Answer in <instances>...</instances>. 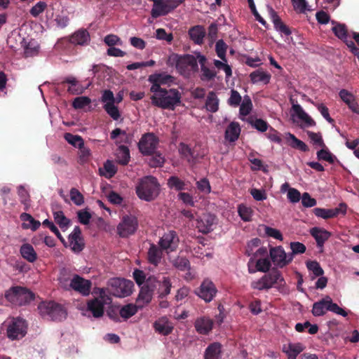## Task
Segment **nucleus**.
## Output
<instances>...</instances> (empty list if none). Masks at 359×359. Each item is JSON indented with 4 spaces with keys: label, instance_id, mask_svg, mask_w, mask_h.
<instances>
[{
    "label": "nucleus",
    "instance_id": "nucleus-1",
    "mask_svg": "<svg viewBox=\"0 0 359 359\" xmlns=\"http://www.w3.org/2000/svg\"><path fill=\"white\" fill-rule=\"evenodd\" d=\"M152 105L163 109L173 110L181 103V93L175 88H150Z\"/></svg>",
    "mask_w": 359,
    "mask_h": 359
},
{
    "label": "nucleus",
    "instance_id": "nucleus-2",
    "mask_svg": "<svg viewBox=\"0 0 359 359\" xmlns=\"http://www.w3.org/2000/svg\"><path fill=\"white\" fill-rule=\"evenodd\" d=\"M40 315L52 321L61 322L67 317L65 304L55 301H43L38 306Z\"/></svg>",
    "mask_w": 359,
    "mask_h": 359
},
{
    "label": "nucleus",
    "instance_id": "nucleus-3",
    "mask_svg": "<svg viewBox=\"0 0 359 359\" xmlns=\"http://www.w3.org/2000/svg\"><path fill=\"white\" fill-rule=\"evenodd\" d=\"M137 196L145 201H154L159 194L160 184L157 179L151 175L142 178L136 186Z\"/></svg>",
    "mask_w": 359,
    "mask_h": 359
},
{
    "label": "nucleus",
    "instance_id": "nucleus-4",
    "mask_svg": "<svg viewBox=\"0 0 359 359\" xmlns=\"http://www.w3.org/2000/svg\"><path fill=\"white\" fill-rule=\"evenodd\" d=\"M285 285L281 272L276 268H273L268 273L257 281L252 283V287L255 290H262L274 287L280 290Z\"/></svg>",
    "mask_w": 359,
    "mask_h": 359
},
{
    "label": "nucleus",
    "instance_id": "nucleus-5",
    "mask_svg": "<svg viewBox=\"0 0 359 359\" xmlns=\"http://www.w3.org/2000/svg\"><path fill=\"white\" fill-rule=\"evenodd\" d=\"M327 311L343 317H346L348 313V311L334 303L329 296H326L321 300L315 302L313 304L311 312L314 316H321L325 315Z\"/></svg>",
    "mask_w": 359,
    "mask_h": 359
},
{
    "label": "nucleus",
    "instance_id": "nucleus-6",
    "mask_svg": "<svg viewBox=\"0 0 359 359\" xmlns=\"http://www.w3.org/2000/svg\"><path fill=\"white\" fill-rule=\"evenodd\" d=\"M133 278L138 285H142L146 283L148 287L154 282H157L161 289L164 290V292H170L172 287V283L171 279L168 276H162L161 278L156 280V278L154 276H150L146 280V276L143 271L140 269H135L133 273Z\"/></svg>",
    "mask_w": 359,
    "mask_h": 359
},
{
    "label": "nucleus",
    "instance_id": "nucleus-7",
    "mask_svg": "<svg viewBox=\"0 0 359 359\" xmlns=\"http://www.w3.org/2000/svg\"><path fill=\"white\" fill-rule=\"evenodd\" d=\"M111 303V297L106 293H100L99 297L87 302V311H90L95 318L104 315V306Z\"/></svg>",
    "mask_w": 359,
    "mask_h": 359
},
{
    "label": "nucleus",
    "instance_id": "nucleus-8",
    "mask_svg": "<svg viewBox=\"0 0 359 359\" xmlns=\"http://www.w3.org/2000/svg\"><path fill=\"white\" fill-rule=\"evenodd\" d=\"M27 332V323L21 318H13L7 327V337L11 340L24 337Z\"/></svg>",
    "mask_w": 359,
    "mask_h": 359
},
{
    "label": "nucleus",
    "instance_id": "nucleus-9",
    "mask_svg": "<svg viewBox=\"0 0 359 359\" xmlns=\"http://www.w3.org/2000/svg\"><path fill=\"white\" fill-rule=\"evenodd\" d=\"M138 228V220L133 215H124L117 226V233L121 238L134 234Z\"/></svg>",
    "mask_w": 359,
    "mask_h": 359
},
{
    "label": "nucleus",
    "instance_id": "nucleus-10",
    "mask_svg": "<svg viewBox=\"0 0 359 359\" xmlns=\"http://www.w3.org/2000/svg\"><path fill=\"white\" fill-rule=\"evenodd\" d=\"M100 101L104 104L103 109L111 118L117 121L121 117L118 108L115 105L116 98L111 90L102 91Z\"/></svg>",
    "mask_w": 359,
    "mask_h": 359
},
{
    "label": "nucleus",
    "instance_id": "nucleus-11",
    "mask_svg": "<svg viewBox=\"0 0 359 359\" xmlns=\"http://www.w3.org/2000/svg\"><path fill=\"white\" fill-rule=\"evenodd\" d=\"M159 143V139L153 133L143 135L138 143L140 151L144 156H149L155 153Z\"/></svg>",
    "mask_w": 359,
    "mask_h": 359
},
{
    "label": "nucleus",
    "instance_id": "nucleus-12",
    "mask_svg": "<svg viewBox=\"0 0 359 359\" xmlns=\"http://www.w3.org/2000/svg\"><path fill=\"white\" fill-rule=\"evenodd\" d=\"M269 255L273 264L278 268L286 266L293 259L292 255H287L281 245L270 248Z\"/></svg>",
    "mask_w": 359,
    "mask_h": 359
},
{
    "label": "nucleus",
    "instance_id": "nucleus-13",
    "mask_svg": "<svg viewBox=\"0 0 359 359\" xmlns=\"http://www.w3.org/2000/svg\"><path fill=\"white\" fill-rule=\"evenodd\" d=\"M176 68L181 74H188L190 71L198 69L196 58L192 55H184L177 58Z\"/></svg>",
    "mask_w": 359,
    "mask_h": 359
},
{
    "label": "nucleus",
    "instance_id": "nucleus-14",
    "mask_svg": "<svg viewBox=\"0 0 359 359\" xmlns=\"http://www.w3.org/2000/svg\"><path fill=\"white\" fill-rule=\"evenodd\" d=\"M161 248L167 252L176 250L179 244V237L175 231L165 233L158 243Z\"/></svg>",
    "mask_w": 359,
    "mask_h": 359
},
{
    "label": "nucleus",
    "instance_id": "nucleus-15",
    "mask_svg": "<svg viewBox=\"0 0 359 359\" xmlns=\"http://www.w3.org/2000/svg\"><path fill=\"white\" fill-rule=\"evenodd\" d=\"M346 208L347 205L344 203H341L337 208L334 209L316 208L313 209V212L316 217L327 219L337 217L339 214L345 215Z\"/></svg>",
    "mask_w": 359,
    "mask_h": 359
},
{
    "label": "nucleus",
    "instance_id": "nucleus-16",
    "mask_svg": "<svg viewBox=\"0 0 359 359\" xmlns=\"http://www.w3.org/2000/svg\"><path fill=\"white\" fill-rule=\"evenodd\" d=\"M6 299L15 306H24L35 300V293H5Z\"/></svg>",
    "mask_w": 359,
    "mask_h": 359
},
{
    "label": "nucleus",
    "instance_id": "nucleus-17",
    "mask_svg": "<svg viewBox=\"0 0 359 359\" xmlns=\"http://www.w3.org/2000/svg\"><path fill=\"white\" fill-rule=\"evenodd\" d=\"M216 217L210 213H203L196 219V227L198 231L207 234L213 230V225L215 223Z\"/></svg>",
    "mask_w": 359,
    "mask_h": 359
},
{
    "label": "nucleus",
    "instance_id": "nucleus-18",
    "mask_svg": "<svg viewBox=\"0 0 359 359\" xmlns=\"http://www.w3.org/2000/svg\"><path fill=\"white\" fill-rule=\"evenodd\" d=\"M68 240L73 252L78 253L83 250L85 243L79 226L74 227L72 233L69 236Z\"/></svg>",
    "mask_w": 359,
    "mask_h": 359
},
{
    "label": "nucleus",
    "instance_id": "nucleus-19",
    "mask_svg": "<svg viewBox=\"0 0 359 359\" xmlns=\"http://www.w3.org/2000/svg\"><path fill=\"white\" fill-rule=\"evenodd\" d=\"M108 286L111 287V292H133L134 283L129 280L114 278L108 281Z\"/></svg>",
    "mask_w": 359,
    "mask_h": 359
},
{
    "label": "nucleus",
    "instance_id": "nucleus-20",
    "mask_svg": "<svg viewBox=\"0 0 359 359\" xmlns=\"http://www.w3.org/2000/svg\"><path fill=\"white\" fill-rule=\"evenodd\" d=\"M69 286L75 292H90L92 282L78 274H74L70 280Z\"/></svg>",
    "mask_w": 359,
    "mask_h": 359
},
{
    "label": "nucleus",
    "instance_id": "nucleus-21",
    "mask_svg": "<svg viewBox=\"0 0 359 359\" xmlns=\"http://www.w3.org/2000/svg\"><path fill=\"white\" fill-rule=\"evenodd\" d=\"M267 8L269 11V13L270 15V18L273 23L274 28L279 32L284 34L285 36H289L291 34L292 32L290 29L285 25L277 13L273 10V8L267 6Z\"/></svg>",
    "mask_w": 359,
    "mask_h": 359
},
{
    "label": "nucleus",
    "instance_id": "nucleus-22",
    "mask_svg": "<svg viewBox=\"0 0 359 359\" xmlns=\"http://www.w3.org/2000/svg\"><path fill=\"white\" fill-rule=\"evenodd\" d=\"M178 151L182 158H185L189 163L195 164L199 158L194 149H191L188 144L181 142L179 144Z\"/></svg>",
    "mask_w": 359,
    "mask_h": 359
},
{
    "label": "nucleus",
    "instance_id": "nucleus-23",
    "mask_svg": "<svg viewBox=\"0 0 359 359\" xmlns=\"http://www.w3.org/2000/svg\"><path fill=\"white\" fill-rule=\"evenodd\" d=\"M188 34L190 39L193 41L194 43L201 45L203 43L206 32L203 26L195 25L189 29Z\"/></svg>",
    "mask_w": 359,
    "mask_h": 359
},
{
    "label": "nucleus",
    "instance_id": "nucleus-24",
    "mask_svg": "<svg viewBox=\"0 0 359 359\" xmlns=\"http://www.w3.org/2000/svg\"><path fill=\"white\" fill-rule=\"evenodd\" d=\"M153 1V7L151 11V15L153 18H157L160 16L165 15L170 12L165 0H149Z\"/></svg>",
    "mask_w": 359,
    "mask_h": 359
},
{
    "label": "nucleus",
    "instance_id": "nucleus-25",
    "mask_svg": "<svg viewBox=\"0 0 359 359\" xmlns=\"http://www.w3.org/2000/svg\"><path fill=\"white\" fill-rule=\"evenodd\" d=\"M304 349L305 346L302 343H289L283 346V352L287 355V359H296Z\"/></svg>",
    "mask_w": 359,
    "mask_h": 359
},
{
    "label": "nucleus",
    "instance_id": "nucleus-26",
    "mask_svg": "<svg viewBox=\"0 0 359 359\" xmlns=\"http://www.w3.org/2000/svg\"><path fill=\"white\" fill-rule=\"evenodd\" d=\"M212 326L213 321L207 317L199 318L194 323L196 330L201 334H208L212 330Z\"/></svg>",
    "mask_w": 359,
    "mask_h": 359
},
{
    "label": "nucleus",
    "instance_id": "nucleus-27",
    "mask_svg": "<svg viewBox=\"0 0 359 359\" xmlns=\"http://www.w3.org/2000/svg\"><path fill=\"white\" fill-rule=\"evenodd\" d=\"M172 77L170 75L165 74H154L149 76L148 81L151 83L150 88H163L161 85L166 84L172 81Z\"/></svg>",
    "mask_w": 359,
    "mask_h": 359
},
{
    "label": "nucleus",
    "instance_id": "nucleus-28",
    "mask_svg": "<svg viewBox=\"0 0 359 359\" xmlns=\"http://www.w3.org/2000/svg\"><path fill=\"white\" fill-rule=\"evenodd\" d=\"M69 41L74 45H88L90 41L89 33L86 29H79L70 36Z\"/></svg>",
    "mask_w": 359,
    "mask_h": 359
},
{
    "label": "nucleus",
    "instance_id": "nucleus-29",
    "mask_svg": "<svg viewBox=\"0 0 359 359\" xmlns=\"http://www.w3.org/2000/svg\"><path fill=\"white\" fill-rule=\"evenodd\" d=\"M310 233L315 238L318 247H323L325 242L327 241L331 236V233L328 231L319 227L312 228L310 230Z\"/></svg>",
    "mask_w": 359,
    "mask_h": 359
},
{
    "label": "nucleus",
    "instance_id": "nucleus-30",
    "mask_svg": "<svg viewBox=\"0 0 359 359\" xmlns=\"http://www.w3.org/2000/svg\"><path fill=\"white\" fill-rule=\"evenodd\" d=\"M162 249L158 248L157 245L152 243L147 252V259L149 263L156 266L161 262L162 259Z\"/></svg>",
    "mask_w": 359,
    "mask_h": 359
},
{
    "label": "nucleus",
    "instance_id": "nucleus-31",
    "mask_svg": "<svg viewBox=\"0 0 359 359\" xmlns=\"http://www.w3.org/2000/svg\"><path fill=\"white\" fill-rule=\"evenodd\" d=\"M241 128L238 123L231 122L226 129L225 138L230 142H234L238 139Z\"/></svg>",
    "mask_w": 359,
    "mask_h": 359
},
{
    "label": "nucleus",
    "instance_id": "nucleus-32",
    "mask_svg": "<svg viewBox=\"0 0 359 359\" xmlns=\"http://www.w3.org/2000/svg\"><path fill=\"white\" fill-rule=\"evenodd\" d=\"M155 330L163 335H168L173 330V327L170 325L165 318H162L154 323Z\"/></svg>",
    "mask_w": 359,
    "mask_h": 359
},
{
    "label": "nucleus",
    "instance_id": "nucleus-33",
    "mask_svg": "<svg viewBox=\"0 0 359 359\" xmlns=\"http://www.w3.org/2000/svg\"><path fill=\"white\" fill-rule=\"evenodd\" d=\"M292 109L298 116L299 119L303 121L306 126H316V121L307 114L306 113L302 107L298 104H293Z\"/></svg>",
    "mask_w": 359,
    "mask_h": 359
},
{
    "label": "nucleus",
    "instance_id": "nucleus-34",
    "mask_svg": "<svg viewBox=\"0 0 359 359\" xmlns=\"http://www.w3.org/2000/svg\"><path fill=\"white\" fill-rule=\"evenodd\" d=\"M287 141L289 145L293 149L304 152H306L309 150V147L303 141L299 140L294 135L290 133L287 134Z\"/></svg>",
    "mask_w": 359,
    "mask_h": 359
},
{
    "label": "nucleus",
    "instance_id": "nucleus-35",
    "mask_svg": "<svg viewBox=\"0 0 359 359\" xmlns=\"http://www.w3.org/2000/svg\"><path fill=\"white\" fill-rule=\"evenodd\" d=\"M22 257L29 262H34L37 258V255L33 246L29 243L23 244L20 250Z\"/></svg>",
    "mask_w": 359,
    "mask_h": 359
},
{
    "label": "nucleus",
    "instance_id": "nucleus-36",
    "mask_svg": "<svg viewBox=\"0 0 359 359\" xmlns=\"http://www.w3.org/2000/svg\"><path fill=\"white\" fill-rule=\"evenodd\" d=\"M207 111L215 113L219 109V99L214 91H210L205 101Z\"/></svg>",
    "mask_w": 359,
    "mask_h": 359
},
{
    "label": "nucleus",
    "instance_id": "nucleus-37",
    "mask_svg": "<svg viewBox=\"0 0 359 359\" xmlns=\"http://www.w3.org/2000/svg\"><path fill=\"white\" fill-rule=\"evenodd\" d=\"M250 78L253 83L263 82L264 84H267L270 81L271 75L261 69H257L250 74Z\"/></svg>",
    "mask_w": 359,
    "mask_h": 359
},
{
    "label": "nucleus",
    "instance_id": "nucleus-38",
    "mask_svg": "<svg viewBox=\"0 0 359 359\" xmlns=\"http://www.w3.org/2000/svg\"><path fill=\"white\" fill-rule=\"evenodd\" d=\"M332 24H335L332 28L334 35L346 43V42L349 41L348 40V30L346 26L344 24L336 23L334 21H332Z\"/></svg>",
    "mask_w": 359,
    "mask_h": 359
},
{
    "label": "nucleus",
    "instance_id": "nucleus-39",
    "mask_svg": "<svg viewBox=\"0 0 359 359\" xmlns=\"http://www.w3.org/2000/svg\"><path fill=\"white\" fill-rule=\"evenodd\" d=\"M221 354V344L213 343L208 346L205 353V359H219Z\"/></svg>",
    "mask_w": 359,
    "mask_h": 359
},
{
    "label": "nucleus",
    "instance_id": "nucleus-40",
    "mask_svg": "<svg viewBox=\"0 0 359 359\" xmlns=\"http://www.w3.org/2000/svg\"><path fill=\"white\" fill-rule=\"evenodd\" d=\"M130 158V151L128 147L125 145L119 146L117 154V162L122 165H126L129 163Z\"/></svg>",
    "mask_w": 359,
    "mask_h": 359
},
{
    "label": "nucleus",
    "instance_id": "nucleus-41",
    "mask_svg": "<svg viewBox=\"0 0 359 359\" xmlns=\"http://www.w3.org/2000/svg\"><path fill=\"white\" fill-rule=\"evenodd\" d=\"M138 310L134 304H128L123 306L118 311L119 316L128 320L137 313Z\"/></svg>",
    "mask_w": 359,
    "mask_h": 359
},
{
    "label": "nucleus",
    "instance_id": "nucleus-42",
    "mask_svg": "<svg viewBox=\"0 0 359 359\" xmlns=\"http://www.w3.org/2000/svg\"><path fill=\"white\" fill-rule=\"evenodd\" d=\"M253 210L252 208L245 204L238 205V213L241 219L244 222H250L253 215Z\"/></svg>",
    "mask_w": 359,
    "mask_h": 359
},
{
    "label": "nucleus",
    "instance_id": "nucleus-43",
    "mask_svg": "<svg viewBox=\"0 0 359 359\" xmlns=\"http://www.w3.org/2000/svg\"><path fill=\"white\" fill-rule=\"evenodd\" d=\"M103 169L104 170L105 172H103L102 169H100V174L108 179L114 177L117 172V168L115 166L113 161L110 160H107L104 163Z\"/></svg>",
    "mask_w": 359,
    "mask_h": 359
},
{
    "label": "nucleus",
    "instance_id": "nucleus-44",
    "mask_svg": "<svg viewBox=\"0 0 359 359\" xmlns=\"http://www.w3.org/2000/svg\"><path fill=\"white\" fill-rule=\"evenodd\" d=\"M172 265L180 271H188L190 269V262L184 257H177L172 262Z\"/></svg>",
    "mask_w": 359,
    "mask_h": 359
},
{
    "label": "nucleus",
    "instance_id": "nucleus-45",
    "mask_svg": "<svg viewBox=\"0 0 359 359\" xmlns=\"http://www.w3.org/2000/svg\"><path fill=\"white\" fill-rule=\"evenodd\" d=\"M54 220L61 229L67 228L70 224V220L67 218L63 212L56 211L53 212Z\"/></svg>",
    "mask_w": 359,
    "mask_h": 359
},
{
    "label": "nucleus",
    "instance_id": "nucleus-46",
    "mask_svg": "<svg viewBox=\"0 0 359 359\" xmlns=\"http://www.w3.org/2000/svg\"><path fill=\"white\" fill-rule=\"evenodd\" d=\"M65 140L74 147H81L83 145L84 141L83 138L78 135H73L69 133H66L64 135Z\"/></svg>",
    "mask_w": 359,
    "mask_h": 359
},
{
    "label": "nucleus",
    "instance_id": "nucleus-47",
    "mask_svg": "<svg viewBox=\"0 0 359 359\" xmlns=\"http://www.w3.org/2000/svg\"><path fill=\"white\" fill-rule=\"evenodd\" d=\"M151 293H139L135 306L137 307V310L142 309L151 302Z\"/></svg>",
    "mask_w": 359,
    "mask_h": 359
},
{
    "label": "nucleus",
    "instance_id": "nucleus-48",
    "mask_svg": "<svg viewBox=\"0 0 359 359\" xmlns=\"http://www.w3.org/2000/svg\"><path fill=\"white\" fill-rule=\"evenodd\" d=\"M168 185L170 189H175L176 191L185 189L184 182L176 176H171L168 180Z\"/></svg>",
    "mask_w": 359,
    "mask_h": 359
},
{
    "label": "nucleus",
    "instance_id": "nucleus-49",
    "mask_svg": "<svg viewBox=\"0 0 359 359\" xmlns=\"http://www.w3.org/2000/svg\"><path fill=\"white\" fill-rule=\"evenodd\" d=\"M317 158L319 161H325L330 163H334L337 158L327 149H322L317 152Z\"/></svg>",
    "mask_w": 359,
    "mask_h": 359
},
{
    "label": "nucleus",
    "instance_id": "nucleus-50",
    "mask_svg": "<svg viewBox=\"0 0 359 359\" xmlns=\"http://www.w3.org/2000/svg\"><path fill=\"white\" fill-rule=\"evenodd\" d=\"M18 195L21 203L24 205V210L27 211L30 207L29 195L22 186L18 187Z\"/></svg>",
    "mask_w": 359,
    "mask_h": 359
},
{
    "label": "nucleus",
    "instance_id": "nucleus-51",
    "mask_svg": "<svg viewBox=\"0 0 359 359\" xmlns=\"http://www.w3.org/2000/svg\"><path fill=\"white\" fill-rule=\"evenodd\" d=\"M227 46L225 42L222 40H218L215 44V50L217 56L224 62H226V53Z\"/></svg>",
    "mask_w": 359,
    "mask_h": 359
},
{
    "label": "nucleus",
    "instance_id": "nucleus-52",
    "mask_svg": "<svg viewBox=\"0 0 359 359\" xmlns=\"http://www.w3.org/2000/svg\"><path fill=\"white\" fill-rule=\"evenodd\" d=\"M69 83L71 85V86L69 87L67 89V91L69 93L74 94V95H79V94L82 93L81 89H79V88H76V86L78 83V81L76 78H74L73 76L67 77L62 81V83Z\"/></svg>",
    "mask_w": 359,
    "mask_h": 359
},
{
    "label": "nucleus",
    "instance_id": "nucleus-53",
    "mask_svg": "<svg viewBox=\"0 0 359 359\" xmlns=\"http://www.w3.org/2000/svg\"><path fill=\"white\" fill-rule=\"evenodd\" d=\"M69 195L72 201L76 205L81 206L84 203V197L77 189L72 188L69 191Z\"/></svg>",
    "mask_w": 359,
    "mask_h": 359
},
{
    "label": "nucleus",
    "instance_id": "nucleus-54",
    "mask_svg": "<svg viewBox=\"0 0 359 359\" xmlns=\"http://www.w3.org/2000/svg\"><path fill=\"white\" fill-rule=\"evenodd\" d=\"M151 156H152L149 159V165L151 168H158L163 166L165 162V158L161 153L155 151V153L151 154Z\"/></svg>",
    "mask_w": 359,
    "mask_h": 359
},
{
    "label": "nucleus",
    "instance_id": "nucleus-55",
    "mask_svg": "<svg viewBox=\"0 0 359 359\" xmlns=\"http://www.w3.org/2000/svg\"><path fill=\"white\" fill-rule=\"evenodd\" d=\"M252 107V104L250 98L248 96L244 97V100L240 106V114L242 116L248 115Z\"/></svg>",
    "mask_w": 359,
    "mask_h": 359
},
{
    "label": "nucleus",
    "instance_id": "nucleus-56",
    "mask_svg": "<svg viewBox=\"0 0 359 359\" xmlns=\"http://www.w3.org/2000/svg\"><path fill=\"white\" fill-rule=\"evenodd\" d=\"M90 102L91 100L88 97H77L74 100L72 106L74 109H81L88 105Z\"/></svg>",
    "mask_w": 359,
    "mask_h": 359
},
{
    "label": "nucleus",
    "instance_id": "nucleus-57",
    "mask_svg": "<svg viewBox=\"0 0 359 359\" xmlns=\"http://www.w3.org/2000/svg\"><path fill=\"white\" fill-rule=\"evenodd\" d=\"M306 266L316 276H320L324 273L320 264L316 261H308L306 262Z\"/></svg>",
    "mask_w": 359,
    "mask_h": 359
},
{
    "label": "nucleus",
    "instance_id": "nucleus-58",
    "mask_svg": "<svg viewBox=\"0 0 359 359\" xmlns=\"http://www.w3.org/2000/svg\"><path fill=\"white\" fill-rule=\"evenodd\" d=\"M263 227L264 229V232L267 236L273 238L279 241H283V236L279 230L266 225H263Z\"/></svg>",
    "mask_w": 359,
    "mask_h": 359
},
{
    "label": "nucleus",
    "instance_id": "nucleus-59",
    "mask_svg": "<svg viewBox=\"0 0 359 359\" xmlns=\"http://www.w3.org/2000/svg\"><path fill=\"white\" fill-rule=\"evenodd\" d=\"M43 225L49 228L50 230L55 233V235L57 237V238L63 243H65V240L61 235L60 232L59 231L57 226L52 222L51 221L48 220V219H45L43 222Z\"/></svg>",
    "mask_w": 359,
    "mask_h": 359
},
{
    "label": "nucleus",
    "instance_id": "nucleus-60",
    "mask_svg": "<svg viewBox=\"0 0 359 359\" xmlns=\"http://www.w3.org/2000/svg\"><path fill=\"white\" fill-rule=\"evenodd\" d=\"M46 7V2L39 1L30 9L29 13L33 17L36 18L45 11Z\"/></svg>",
    "mask_w": 359,
    "mask_h": 359
},
{
    "label": "nucleus",
    "instance_id": "nucleus-61",
    "mask_svg": "<svg viewBox=\"0 0 359 359\" xmlns=\"http://www.w3.org/2000/svg\"><path fill=\"white\" fill-rule=\"evenodd\" d=\"M242 97L240 93L236 90H231V96L228 100V104L232 107H238L240 105Z\"/></svg>",
    "mask_w": 359,
    "mask_h": 359
},
{
    "label": "nucleus",
    "instance_id": "nucleus-62",
    "mask_svg": "<svg viewBox=\"0 0 359 359\" xmlns=\"http://www.w3.org/2000/svg\"><path fill=\"white\" fill-rule=\"evenodd\" d=\"M271 262L267 259H259L256 263L257 270L259 271L266 272L271 268Z\"/></svg>",
    "mask_w": 359,
    "mask_h": 359
},
{
    "label": "nucleus",
    "instance_id": "nucleus-63",
    "mask_svg": "<svg viewBox=\"0 0 359 359\" xmlns=\"http://www.w3.org/2000/svg\"><path fill=\"white\" fill-rule=\"evenodd\" d=\"M302 205L305 208H311L316 205L317 201L315 198H312L307 192H304L302 197Z\"/></svg>",
    "mask_w": 359,
    "mask_h": 359
},
{
    "label": "nucleus",
    "instance_id": "nucleus-64",
    "mask_svg": "<svg viewBox=\"0 0 359 359\" xmlns=\"http://www.w3.org/2000/svg\"><path fill=\"white\" fill-rule=\"evenodd\" d=\"M307 135L314 144L318 145L321 147H325V144L323 142L320 133H316L312 131H307Z\"/></svg>",
    "mask_w": 359,
    "mask_h": 359
}]
</instances>
